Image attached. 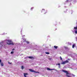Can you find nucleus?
Returning <instances> with one entry per match:
<instances>
[{
  "mask_svg": "<svg viewBox=\"0 0 77 77\" xmlns=\"http://www.w3.org/2000/svg\"><path fill=\"white\" fill-rule=\"evenodd\" d=\"M6 42L8 45H14V43L12 42V41L9 40H7L6 41Z\"/></svg>",
  "mask_w": 77,
  "mask_h": 77,
  "instance_id": "nucleus-1",
  "label": "nucleus"
},
{
  "mask_svg": "<svg viewBox=\"0 0 77 77\" xmlns=\"http://www.w3.org/2000/svg\"><path fill=\"white\" fill-rule=\"evenodd\" d=\"M29 70L30 71V72H34L35 73H39V72H36L32 69H29Z\"/></svg>",
  "mask_w": 77,
  "mask_h": 77,
  "instance_id": "nucleus-2",
  "label": "nucleus"
},
{
  "mask_svg": "<svg viewBox=\"0 0 77 77\" xmlns=\"http://www.w3.org/2000/svg\"><path fill=\"white\" fill-rule=\"evenodd\" d=\"M29 59H32V60H33V59H35V58L33 57H26L24 58V59H26V58H28Z\"/></svg>",
  "mask_w": 77,
  "mask_h": 77,
  "instance_id": "nucleus-3",
  "label": "nucleus"
},
{
  "mask_svg": "<svg viewBox=\"0 0 77 77\" xmlns=\"http://www.w3.org/2000/svg\"><path fill=\"white\" fill-rule=\"evenodd\" d=\"M69 61L68 60H66L64 62H63L61 64L62 65H65L66 63H68Z\"/></svg>",
  "mask_w": 77,
  "mask_h": 77,
  "instance_id": "nucleus-4",
  "label": "nucleus"
},
{
  "mask_svg": "<svg viewBox=\"0 0 77 77\" xmlns=\"http://www.w3.org/2000/svg\"><path fill=\"white\" fill-rule=\"evenodd\" d=\"M41 12H43L44 14H47V11H45V9H43L41 11Z\"/></svg>",
  "mask_w": 77,
  "mask_h": 77,
  "instance_id": "nucleus-5",
  "label": "nucleus"
},
{
  "mask_svg": "<svg viewBox=\"0 0 77 77\" xmlns=\"http://www.w3.org/2000/svg\"><path fill=\"white\" fill-rule=\"evenodd\" d=\"M26 75H28V74L27 73H24L23 74V75L24 77H27V76H26Z\"/></svg>",
  "mask_w": 77,
  "mask_h": 77,
  "instance_id": "nucleus-6",
  "label": "nucleus"
},
{
  "mask_svg": "<svg viewBox=\"0 0 77 77\" xmlns=\"http://www.w3.org/2000/svg\"><path fill=\"white\" fill-rule=\"evenodd\" d=\"M0 65L2 66H4V64H3V62H2L0 63Z\"/></svg>",
  "mask_w": 77,
  "mask_h": 77,
  "instance_id": "nucleus-7",
  "label": "nucleus"
},
{
  "mask_svg": "<svg viewBox=\"0 0 77 77\" xmlns=\"http://www.w3.org/2000/svg\"><path fill=\"white\" fill-rule=\"evenodd\" d=\"M54 48H56V49H57V47H58L57 46H54Z\"/></svg>",
  "mask_w": 77,
  "mask_h": 77,
  "instance_id": "nucleus-8",
  "label": "nucleus"
},
{
  "mask_svg": "<svg viewBox=\"0 0 77 77\" xmlns=\"http://www.w3.org/2000/svg\"><path fill=\"white\" fill-rule=\"evenodd\" d=\"M45 54H50V53L48 52H45Z\"/></svg>",
  "mask_w": 77,
  "mask_h": 77,
  "instance_id": "nucleus-9",
  "label": "nucleus"
},
{
  "mask_svg": "<svg viewBox=\"0 0 77 77\" xmlns=\"http://www.w3.org/2000/svg\"><path fill=\"white\" fill-rule=\"evenodd\" d=\"M8 64H9V65H11V64H12V63H10L9 62H8Z\"/></svg>",
  "mask_w": 77,
  "mask_h": 77,
  "instance_id": "nucleus-10",
  "label": "nucleus"
},
{
  "mask_svg": "<svg viewBox=\"0 0 77 77\" xmlns=\"http://www.w3.org/2000/svg\"><path fill=\"white\" fill-rule=\"evenodd\" d=\"M75 47V45H73L72 46V48H74Z\"/></svg>",
  "mask_w": 77,
  "mask_h": 77,
  "instance_id": "nucleus-11",
  "label": "nucleus"
},
{
  "mask_svg": "<svg viewBox=\"0 0 77 77\" xmlns=\"http://www.w3.org/2000/svg\"><path fill=\"white\" fill-rule=\"evenodd\" d=\"M26 42L27 44H29V42L26 41Z\"/></svg>",
  "mask_w": 77,
  "mask_h": 77,
  "instance_id": "nucleus-12",
  "label": "nucleus"
},
{
  "mask_svg": "<svg viewBox=\"0 0 77 77\" xmlns=\"http://www.w3.org/2000/svg\"><path fill=\"white\" fill-rule=\"evenodd\" d=\"M74 29H75L76 30L77 29V26L76 27H74Z\"/></svg>",
  "mask_w": 77,
  "mask_h": 77,
  "instance_id": "nucleus-13",
  "label": "nucleus"
},
{
  "mask_svg": "<svg viewBox=\"0 0 77 77\" xmlns=\"http://www.w3.org/2000/svg\"><path fill=\"white\" fill-rule=\"evenodd\" d=\"M75 33H76V34H77V30H75Z\"/></svg>",
  "mask_w": 77,
  "mask_h": 77,
  "instance_id": "nucleus-14",
  "label": "nucleus"
},
{
  "mask_svg": "<svg viewBox=\"0 0 77 77\" xmlns=\"http://www.w3.org/2000/svg\"><path fill=\"white\" fill-rule=\"evenodd\" d=\"M21 68L22 69H24V66H22Z\"/></svg>",
  "mask_w": 77,
  "mask_h": 77,
  "instance_id": "nucleus-15",
  "label": "nucleus"
},
{
  "mask_svg": "<svg viewBox=\"0 0 77 77\" xmlns=\"http://www.w3.org/2000/svg\"><path fill=\"white\" fill-rule=\"evenodd\" d=\"M47 69L48 70H51V69H50V68H48Z\"/></svg>",
  "mask_w": 77,
  "mask_h": 77,
  "instance_id": "nucleus-16",
  "label": "nucleus"
},
{
  "mask_svg": "<svg viewBox=\"0 0 77 77\" xmlns=\"http://www.w3.org/2000/svg\"><path fill=\"white\" fill-rule=\"evenodd\" d=\"M72 75L73 77H75V75H73V74H72Z\"/></svg>",
  "mask_w": 77,
  "mask_h": 77,
  "instance_id": "nucleus-17",
  "label": "nucleus"
},
{
  "mask_svg": "<svg viewBox=\"0 0 77 77\" xmlns=\"http://www.w3.org/2000/svg\"><path fill=\"white\" fill-rule=\"evenodd\" d=\"M60 60H62V57L61 56H60Z\"/></svg>",
  "mask_w": 77,
  "mask_h": 77,
  "instance_id": "nucleus-18",
  "label": "nucleus"
},
{
  "mask_svg": "<svg viewBox=\"0 0 77 77\" xmlns=\"http://www.w3.org/2000/svg\"><path fill=\"white\" fill-rule=\"evenodd\" d=\"M33 8H31V11H33Z\"/></svg>",
  "mask_w": 77,
  "mask_h": 77,
  "instance_id": "nucleus-19",
  "label": "nucleus"
},
{
  "mask_svg": "<svg viewBox=\"0 0 77 77\" xmlns=\"http://www.w3.org/2000/svg\"><path fill=\"white\" fill-rule=\"evenodd\" d=\"M69 2V1L68 0H66V2H67V3H68Z\"/></svg>",
  "mask_w": 77,
  "mask_h": 77,
  "instance_id": "nucleus-20",
  "label": "nucleus"
},
{
  "mask_svg": "<svg viewBox=\"0 0 77 77\" xmlns=\"http://www.w3.org/2000/svg\"><path fill=\"white\" fill-rule=\"evenodd\" d=\"M57 65H59V66H60V63H59L58 64H57Z\"/></svg>",
  "mask_w": 77,
  "mask_h": 77,
  "instance_id": "nucleus-21",
  "label": "nucleus"
},
{
  "mask_svg": "<svg viewBox=\"0 0 77 77\" xmlns=\"http://www.w3.org/2000/svg\"><path fill=\"white\" fill-rule=\"evenodd\" d=\"M11 54H13V53H14V52H13V51H11Z\"/></svg>",
  "mask_w": 77,
  "mask_h": 77,
  "instance_id": "nucleus-22",
  "label": "nucleus"
},
{
  "mask_svg": "<svg viewBox=\"0 0 77 77\" xmlns=\"http://www.w3.org/2000/svg\"><path fill=\"white\" fill-rule=\"evenodd\" d=\"M2 63V60L0 59V63Z\"/></svg>",
  "mask_w": 77,
  "mask_h": 77,
  "instance_id": "nucleus-23",
  "label": "nucleus"
},
{
  "mask_svg": "<svg viewBox=\"0 0 77 77\" xmlns=\"http://www.w3.org/2000/svg\"><path fill=\"white\" fill-rule=\"evenodd\" d=\"M54 70V69H51V70Z\"/></svg>",
  "mask_w": 77,
  "mask_h": 77,
  "instance_id": "nucleus-24",
  "label": "nucleus"
},
{
  "mask_svg": "<svg viewBox=\"0 0 77 77\" xmlns=\"http://www.w3.org/2000/svg\"><path fill=\"white\" fill-rule=\"evenodd\" d=\"M14 50H15V49H12V50L14 51Z\"/></svg>",
  "mask_w": 77,
  "mask_h": 77,
  "instance_id": "nucleus-25",
  "label": "nucleus"
},
{
  "mask_svg": "<svg viewBox=\"0 0 77 77\" xmlns=\"http://www.w3.org/2000/svg\"><path fill=\"white\" fill-rule=\"evenodd\" d=\"M76 39H77V37L76 38Z\"/></svg>",
  "mask_w": 77,
  "mask_h": 77,
  "instance_id": "nucleus-26",
  "label": "nucleus"
}]
</instances>
